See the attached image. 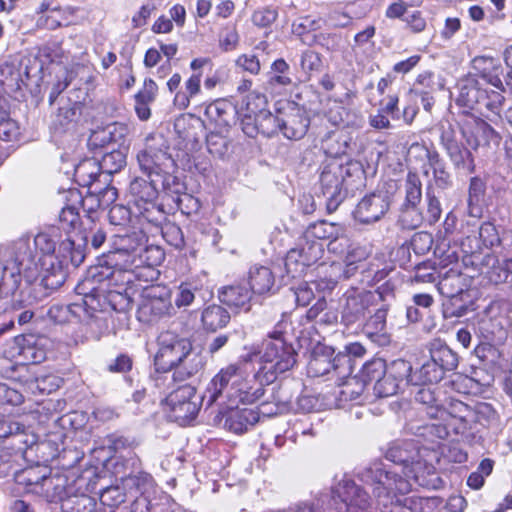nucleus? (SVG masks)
Listing matches in <instances>:
<instances>
[{"instance_id": "nucleus-22", "label": "nucleus", "mask_w": 512, "mask_h": 512, "mask_svg": "<svg viewBox=\"0 0 512 512\" xmlns=\"http://www.w3.org/2000/svg\"><path fill=\"white\" fill-rule=\"evenodd\" d=\"M205 115L215 129L229 131L236 121L237 110L226 100H216L206 107Z\"/></svg>"}, {"instance_id": "nucleus-53", "label": "nucleus", "mask_w": 512, "mask_h": 512, "mask_svg": "<svg viewBox=\"0 0 512 512\" xmlns=\"http://www.w3.org/2000/svg\"><path fill=\"white\" fill-rule=\"evenodd\" d=\"M369 256L364 246L356 245L348 249L344 259L343 274L346 278L353 276L358 270L359 264L365 261Z\"/></svg>"}, {"instance_id": "nucleus-17", "label": "nucleus", "mask_w": 512, "mask_h": 512, "mask_svg": "<svg viewBox=\"0 0 512 512\" xmlns=\"http://www.w3.org/2000/svg\"><path fill=\"white\" fill-rule=\"evenodd\" d=\"M349 166V161L343 163L339 158H333L325 164L319 179L323 194L332 199L341 193L346 177L350 176Z\"/></svg>"}, {"instance_id": "nucleus-41", "label": "nucleus", "mask_w": 512, "mask_h": 512, "mask_svg": "<svg viewBox=\"0 0 512 512\" xmlns=\"http://www.w3.org/2000/svg\"><path fill=\"white\" fill-rule=\"evenodd\" d=\"M387 372V363L382 358L367 361L360 370L359 378L364 385L377 384Z\"/></svg>"}, {"instance_id": "nucleus-29", "label": "nucleus", "mask_w": 512, "mask_h": 512, "mask_svg": "<svg viewBox=\"0 0 512 512\" xmlns=\"http://www.w3.org/2000/svg\"><path fill=\"white\" fill-rule=\"evenodd\" d=\"M35 442L36 436L30 433L23 424L16 422L12 426L11 434L4 440L2 448L9 450L11 455H24Z\"/></svg>"}, {"instance_id": "nucleus-52", "label": "nucleus", "mask_w": 512, "mask_h": 512, "mask_svg": "<svg viewBox=\"0 0 512 512\" xmlns=\"http://www.w3.org/2000/svg\"><path fill=\"white\" fill-rule=\"evenodd\" d=\"M278 8L273 5H265L255 9L251 15V22L260 29H269L277 21Z\"/></svg>"}, {"instance_id": "nucleus-8", "label": "nucleus", "mask_w": 512, "mask_h": 512, "mask_svg": "<svg viewBox=\"0 0 512 512\" xmlns=\"http://www.w3.org/2000/svg\"><path fill=\"white\" fill-rule=\"evenodd\" d=\"M433 413L440 423L433 424L431 428L441 439L446 438L450 430L456 435H464L472 429V407L460 400L450 399L442 410L434 409Z\"/></svg>"}, {"instance_id": "nucleus-47", "label": "nucleus", "mask_w": 512, "mask_h": 512, "mask_svg": "<svg viewBox=\"0 0 512 512\" xmlns=\"http://www.w3.org/2000/svg\"><path fill=\"white\" fill-rule=\"evenodd\" d=\"M19 354L28 362L32 364L41 363L46 359V350L37 345L36 339L33 336L22 337L19 343Z\"/></svg>"}, {"instance_id": "nucleus-34", "label": "nucleus", "mask_w": 512, "mask_h": 512, "mask_svg": "<svg viewBox=\"0 0 512 512\" xmlns=\"http://www.w3.org/2000/svg\"><path fill=\"white\" fill-rule=\"evenodd\" d=\"M309 120L299 111L289 113L281 119V132L291 140L303 138L308 130Z\"/></svg>"}, {"instance_id": "nucleus-9", "label": "nucleus", "mask_w": 512, "mask_h": 512, "mask_svg": "<svg viewBox=\"0 0 512 512\" xmlns=\"http://www.w3.org/2000/svg\"><path fill=\"white\" fill-rule=\"evenodd\" d=\"M158 349L154 355L156 373H168L192 350V341L173 331H163L157 338Z\"/></svg>"}, {"instance_id": "nucleus-19", "label": "nucleus", "mask_w": 512, "mask_h": 512, "mask_svg": "<svg viewBox=\"0 0 512 512\" xmlns=\"http://www.w3.org/2000/svg\"><path fill=\"white\" fill-rule=\"evenodd\" d=\"M420 2L421 0L412 3L393 2L386 8L385 16L392 20H402L407 31L411 34H420L427 28V20L423 12L421 10L408 11V7L418 5Z\"/></svg>"}, {"instance_id": "nucleus-2", "label": "nucleus", "mask_w": 512, "mask_h": 512, "mask_svg": "<svg viewBox=\"0 0 512 512\" xmlns=\"http://www.w3.org/2000/svg\"><path fill=\"white\" fill-rule=\"evenodd\" d=\"M37 496L49 503H61L63 512H98L95 500L85 494L74 495L73 482L62 472L48 473L41 481Z\"/></svg>"}, {"instance_id": "nucleus-31", "label": "nucleus", "mask_w": 512, "mask_h": 512, "mask_svg": "<svg viewBox=\"0 0 512 512\" xmlns=\"http://www.w3.org/2000/svg\"><path fill=\"white\" fill-rule=\"evenodd\" d=\"M123 234H116L113 237V247L116 252L131 254L143 247L148 237L143 229L132 230L124 229Z\"/></svg>"}, {"instance_id": "nucleus-18", "label": "nucleus", "mask_w": 512, "mask_h": 512, "mask_svg": "<svg viewBox=\"0 0 512 512\" xmlns=\"http://www.w3.org/2000/svg\"><path fill=\"white\" fill-rule=\"evenodd\" d=\"M218 417L226 430L240 435L253 427L259 421L260 415L257 409L236 406L221 410Z\"/></svg>"}, {"instance_id": "nucleus-25", "label": "nucleus", "mask_w": 512, "mask_h": 512, "mask_svg": "<svg viewBox=\"0 0 512 512\" xmlns=\"http://www.w3.org/2000/svg\"><path fill=\"white\" fill-rule=\"evenodd\" d=\"M254 296H263L272 292L275 275L269 267L254 265L250 267L247 277L243 278Z\"/></svg>"}, {"instance_id": "nucleus-56", "label": "nucleus", "mask_w": 512, "mask_h": 512, "mask_svg": "<svg viewBox=\"0 0 512 512\" xmlns=\"http://www.w3.org/2000/svg\"><path fill=\"white\" fill-rule=\"evenodd\" d=\"M293 399V394L290 391V389L283 384H278L277 386L273 387V391L270 395V398L262 403V405L265 404H274L276 409L273 411L271 410L269 414H276L286 408H288Z\"/></svg>"}, {"instance_id": "nucleus-50", "label": "nucleus", "mask_w": 512, "mask_h": 512, "mask_svg": "<svg viewBox=\"0 0 512 512\" xmlns=\"http://www.w3.org/2000/svg\"><path fill=\"white\" fill-rule=\"evenodd\" d=\"M419 205L402 204L398 217V223L403 229L414 230L424 222V215L420 211Z\"/></svg>"}, {"instance_id": "nucleus-38", "label": "nucleus", "mask_w": 512, "mask_h": 512, "mask_svg": "<svg viewBox=\"0 0 512 512\" xmlns=\"http://www.w3.org/2000/svg\"><path fill=\"white\" fill-rule=\"evenodd\" d=\"M74 12L75 8L73 7H54L40 17L39 26L47 30H56L68 26L70 24L69 16H72Z\"/></svg>"}, {"instance_id": "nucleus-37", "label": "nucleus", "mask_w": 512, "mask_h": 512, "mask_svg": "<svg viewBox=\"0 0 512 512\" xmlns=\"http://www.w3.org/2000/svg\"><path fill=\"white\" fill-rule=\"evenodd\" d=\"M320 28L319 20L310 15L299 17L292 23V33L300 41L308 46L316 43V35L313 32Z\"/></svg>"}, {"instance_id": "nucleus-49", "label": "nucleus", "mask_w": 512, "mask_h": 512, "mask_svg": "<svg viewBox=\"0 0 512 512\" xmlns=\"http://www.w3.org/2000/svg\"><path fill=\"white\" fill-rule=\"evenodd\" d=\"M133 280L135 285V291L141 290L145 287L152 286V282L159 278L160 271L158 268H154L145 264H137L132 268Z\"/></svg>"}, {"instance_id": "nucleus-48", "label": "nucleus", "mask_w": 512, "mask_h": 512, "mask_svg": "<svg viewBox=\"0 0 512 512\" xmlns=\"http://www.w3.org/2000/svg\"><path fill=\"white\" fill-rule=\"evenodd\" d=\"M106 440L108 449L113 452L114 455H125L130 460L136 458V453L134 451L136 443L134 440L116 433L108 435Z\"/></svg>"}, {"instance_id": "nucleus-39", "label": "nucleus", "mask_w": 512, "mask_h": 512, "mask_svg": "<svg viewBox=\"0 0 512 512\" xmlns=\"http://www.w3.org/2000/svg\"><path fill=\"white\" fill-rule=\"evenodd\" d=\"M267 84L271 87H288L293 84L290 65L284 58H277L271 63Z\"/></svg>"}, {"instance_id": "nucleus-43", "label": "nucleus", "mask_w": 512, "mask_h": 512, "mask_svg": "<svg viewBox=\"0 0 512 512\" xmlns=\"http://www.w3.org/2000/svg\"><path fill=\"white\" fill-rule=\"evenodd\" d=\"M80 225L81 218L77 203L68 201L66 198V203L59 214V229L64 231L66 234H70L76 228L80 227Z\"/></svg>"}, {"instance_id": "nucleus-26", "label": "nucleus", "mask_w": 512, "mask_h": 512, "mask_svg": "<svg viewBox=\"0 0 512 512\" xmlns=\"http://www.w3.org/2000/svg\"><path fill=\"white\" fill-rule=\"evenodd\" d=\"M46 473H48L47 466L36 464L15 472L14 481L23 492L37 495Z\"/></svg>"}, {"instance_id": "nucleus-4", "label": "nucleus", "mask_w": 512, "mask_h": 512, "mask_svg": "<svg viewBox=\"0 0 512 512\" xmlns=\"http://www.w3.org/2000/svg\"><path fill=\"white\" fill-rule=\"evenodd\" d=\"M512 299L497 298L485 308L478 321L480 337L490 345H500L505 342L512 327Z\"/></svg>"}, {"instance_id": "nucleus-62", "label": "nucleus", "mask_w": 512, "mask_h": 512, "mask_svg": "<svg viewBox=\"0 0 512 512\" xmlns=\"http://www.w3.org/2000/svg\"><path fill=\"white\" fill-rule=\"evenodd\" d=\"M242 109L245 113H251L253 115H259L262 112L268 110V100L265 94L259 91H252L248 93L243 100Z\"/></svg>"}, {"instance_id": "nucleus-27", "label": "nucleus", "mask_w": 512, "mask_h": 512, "mask_svg": "<svg viewBox=\"0 0 512 512\" xmlns=\"http://www.w3.org/2000/svg\"><path fill=\"white\" fill-rule=\"evenodd\" d=\"M158 85L152 78H145L141 89L134 96V110L141 121L151 117L150 106L158 96Z\"/></svg>"}, {"instance_id": "nucleus-35", "label": "nucleus", "mask_w": 512, "mask_h": 512, "mask_svg": "<svg viewBox=\"0 0 512 512\" xmlns=\"http://www.w3.org/2000/svg\"><path fill=\"white\" fill-rule=\"evenodd\" d=\"M229 312L221 305L212 304L202 311L201 322L208 332H216L230 322Z\"/></svg>"}, {"instance_id": "nucleus-1", "label": "nucleus", "mask_w": 512, "mask_h": 512, "mask_svg": "<svg viewBox=\"0 0 512 512\" xmlns=\"http://www.w3.org/2000/svg\"><path fill=\"white\" fill-rule=\"evenodd\" d=\"M272 384L258 376V370L250 375L241 363H230L222 367L206 387L205 397L208 404L215 403L221 397L230 402L254 404L265 394V387Z\"/></svg>"}, {"instance_id": "nucleus-21", "label": "nucleus", "mask_w": 512, "mask_h": 512, "mask_svg": "<svg viewBox=\"0 0 512 512\" xmlns=\"http://www.w3.org/2000/svg\"><path fill=\"white\" fill-rule=\"evenodd\" d=\"M210 62L209 58H195L191 61L190 68L193 70V73L184 83L185 90L177 91L173 99V104L178 109H187L190 105V100L201 93L202 72L200 69Z\"/></svg>"}, {"instance_id": "nucleus-46", "label": "nucleus", "mask_w": 512, "mask_h": 512, "mask_svg": "<svg viewBox=\"0 0 512 512\" xmlns=\"http://www.w3.org/2000/svg\"><path fill=\"white\" fill-rule=\"evenodd\" d=\"M109 285L118 289V292H136L132 268L114 267L108 275Z\"/></svg>"}, {"instance_id": "nucleus-20", "label": "nucleus", "mask_w": 512, "mask_h": 512, "mask_svg": "<svg viewBox=\"0 0 512 512\" xmlns=\"http://www.w3.org/2000/svg\"><path fill=\"white\" fill-rule=\"evenodd\" d=\"M254 297V294L243 279L224 286L219 290L220 301L234 313L249 312Z\"/></svg>"}, {"instance_id": "nucleus-28", "label": "nucleus", "mask_w": 512, "mask_h": 512, "mask_svg": "<svg viewBox=\"0 0 512 512\" xmlns=\"http://www.w3.org/2000/svg\"><path fill=\"white\" fill-rule=\"evenodd\" d=\"M160 179L151 177L149 180L135 177L129 186V192L135 205L141 208L144 204H151L158 198L157 183Z\"/></svg>"}, {"instance_id": "nucleus-42", "label": "nucleus", "mask_w": 512, "mask_h": 512, "mask_svg": "<svg viewBox=\"0 0 512 512\" xmlns=\"http://www.w3.org/2000/svg\"><path fill=\"white\" fill-rule=\"evenodd\" d=\"M165 406L170 417L180 424H186L195 419L200 410V405L197 401H186L182 404H165Z\"/></svg>"}, {"instance_id": "nucleus-54", "label": "nucleus", "mask_w": 512, "mask_h": 512, "mask_svg": "<svg viewBox=\"0 0 512 512\" xmlns=\"http://www.w3.org/2000/svg\"><path fill=\"white\" fill-rule=\"evenodd\" d=\"M472 413V423L479 424L484 427H489L499 419L497 411L490 403L487 402L477 403L472 407Z\"/></svg>"}, {"instance_id": "nucleus-13", "label": "nucleus", "mask_w": 512, "mask_h": 512, "mask_svg": "<svg viewBox=\"0 0 512 512\" xmlns=\"http://www.w3.org/2000/svg\"><path fill=\"white\" fill-rule=\"evenodd\" d=\"M440 144L456 169L469 174L475 171L472 152L457 140L456 132L451 124L441 126Z\"/></svg>"}, {"instance_id": "nucleus-5", "label": "nucleus", "mask_w": 512, "mask_h": 512, "mask_svg": "<svg viewBox=\"0 0 512 512\" xmlns=\"http://www.w3.org/2000/svg\"><path fill=\"white\" fill-rule=\"evenodd\" d=\"M258 376L274 383L280 374L291 370L297 362L293 345L285 339L265 340L262 344Z\"/></svg>"}, {"instance_id": "nucleus-14", "label": "nucleus", "mask_w": 512, "mask_h": 512, "mask_svg": "<svg viewBox=\"0 0 512 512\" xmlns=\"http://www.w3.org/2000/svg\"><path fill=\"white\" fill-rule=\"evenodd\" d=\"M391 196L387 191L376 190L365 195L353 211L354 218L363 224L380 220L390 209Z\"/></svg>"}, {"instance_id": "nucleus-44", "label": "nucleus", "mask_w": 512, "mask_h": 512, "mask_svg": "<svg viewBox=\"0 0 512 512\" xmlns=\"http://www.w3.org/2000/svg\"><path fill=\"white\" fill-rule=\"evenodd\" d=\"M415 400L423 405L426 416L434 420H436V417L433 416V410H442L444 407L442 400L430 386L423 385L416 393Z\"/></svg>"}, {"instance_id": "nucleus-10", "label": "nucleus", "mask_w": 512, "mask_h": 512, "mask_svg": "<svg viewBox=\"0 0 512 512\" xmlns=\"http://www.w3.org/2000/svg\"><path fill=\"white\" fill-rule=\"evenodd\" d=\"M353 367L345 355L338 353L333 355V351H313L307 364V374L310 377L328 376L330 380H343L350 376Z\"/></svg>"}, {"instance_id": "nucleus-12", "label": "nucleus", "mask_w": 512, "mask_h": 512, "mask_svg": "<svg viewBox=\"0 0 512 512\" xmlns=\"http://www.w3.org/2000/svg\"><path fill=\"white\" fill-rule=\"evenodd\" d=\"M382 294L370 290L349 289L345 294V304L341 312L342 321L352 325L365 318L370 307L375 306Z\"/></svg>"}, {"instance_id": "nucleus-11", "label": "nucleus", "mask_w": 512, "mask_h": 512, "mask_svg": "<svg viewBox=\"0 0 512 512\" xmlns=\"http://www.w3.org/2000/svg\"><path fill=\"white\" fill-rule=\"evenodd\" d=\"M504 100L501 92L483 89L477 83H473L461 88L457 104L487 116L488 112L498 115Z\"/></svg>"}, {"instance_id": "nucleus-57", "label": "nucleus", "mask_w": 512, "mask_h": 512, "mask_svg": "<svg viewBox=\"0 0 512 512\" xmlns=\"http://www.w3.org/2000/svg\"><path fill=\"white\" fill-rule=\"evenodd\" d=\"M281 131V119L266 110L258 115V135L270 138Z\"/></svg>"}, {"instance_id": "nucleus-6", "label": "nucleus", "mask_w": 512, "mask_h": 512, "mask_svg": "<svg viewBox=\"0 0 512 512\" xmlns=\"http://www.w3.org/2000/svg\"><path fill=\"white\" fill-rule=\"evenodd\" d=\"M89 145L93 150L99 149V152H94V158L98 154L101 155V159L98 160V170L108 175H113L120 172L126 166V148L121 147L117 144L111 136V133L105 131L94 132L89 139ZM87 165L96 166V162L87 161L80 165L76 170L77 174L84 176L82 171Z\"/></svg>"}, {"instance_id": "nucleus-33", "label": "nucleus", "mask_w": 512, "mask_h": 512, "mask_svg": "<svg viewBox=\"0 0 512 512\" xmlns=\"http://www.w3.org/2000/svg\"><path fill=\"white\" fill-rule=\"evenodd\" d=\"M486 121L475 116H467L460 122V131L466 143L473 149L483 145Z\"/></svg>"}, {"instance_id": "nucleus-36", "label": "nucleus", "mask_w": 512, "mask_h": 512, "mask_svg": "<svg viewBox=\"0 0 512 512\" xmlns=\"http://www.w3.org/2000/svg\"><path fill=\"white\" fill-rule=\"evenodd\" d=\"M69 317L76 318L79 322L90 323L96 318L98 312L102 311L101 299L88 297L80 302H73L68 305Z\"/></svg>"}, {"instance_id": "nucleus-45", "label": "nucleus", "mask_w": 512, "mask_h": 512, "mask_svg": "<svg viewBox=\"0 0 512 512\" xmlns=\"http://www.w3.org/2000/svg\"><path fill=\"white\" fill-rule=\"evenodd\" d=\"M382 475L381 479L384 481V484H386L389 492L390 505H392V501H395L400 495H405L410 492L411 484L402 476L387 470L386 473Z\"/></svg>"}, {"instance_id": "nucleus-64", "label": "nucleus", "mask_w": 512, "mask_h": 512, "mask_svg": "<svg viewBox=\"0 0 512 512\" xmlns=\"http://www.w3.org/2000/svg\"><path fill=\"white\" fill-rule=\"evenodd\" d=\"M59 258L61 263H70L78 266L84 259L81 251L75 248V243L69 237L63 240L59 246Z\"/></svg>"}, {"instance_id": "nucleus-30", "label": "nucleus", "mask_w": 512, "mask_h": 512, "mask_svg": "<svg viewBox=\"0 0 512 512\" xmlns=\"http://www.w3.org/2000/svg\"><path fill=\"white\" fill-rule=\"evenodd\" d=\"M205 367V361L200 353H196L191 350L190 354H187L177 367L172 371V378L175 382H184L200 373Z\"/></svg>"}, {"instance_id": "nucleus-58", "label": "nucleus", "mask_w": 512, "mask_h": 512, "mask_svg": "<svg viewBox=\"0 0 512 512\" xmlns=\"http://www.w3.org/2000/svg\"><path fill=\"white\" fill-rule=\"evenodd\" d=\"M159 229L163 239L170 246L176 249H182L185 246L182 229L177 224L166 220Z\"/></svg>"}, {"instance_id": "nucleus-55", "label": "nucleus", "mask_w": 512, "mask_h": 512, "mask_svg": "<svg viewBox=\"0 0 512 512\" xmlns=\"http://www.w3.org/2000/svg\"><path fill=\"white\" fill-rule=\"evenodd\" d=\"M139 215V221L151 224L155 228H160L161 225L167 220L166 214L161 206L156 205L155 201L151 204L142 205Z\"/></svg>"}, {"instance_id": "nucleus-15", "label": "nucleus", "mask_w": 512, "mask_h": 512, "mask_svg": "<svg viewBox=\"0 0 512 512\" xmlns=\"http://www.w3.org/2000/svg\"><path fill=\"white\" fill-rule=\"evenodd\" d=\"M118 197V191L115 187L107 185L104 189L99 191H91L85 197H82L78 189H69L67 191L68 201L81 205L83 210L87 212V216L94 221V216L97 210L102 208L105 209L111 203L116 201Z\"/></svg>"}, {"instance_id": "nucleus-32", "label": "nucleus", "mask_w": 512, "mask_h": 512, "mask_svg": "<svg viewBox=\"0 0 512 512\" xmlns=\"http://www.w3.org/2000/svg\"><path fill=\"white\" fill-rule=\"evenodd\" d=\"M486 183L478 176L470 179L468 188V213L472 217L481 218L485 204Z\"/></svg>"}, {"instance_id": "nucleus-16", "label": "nucleus", "mask_w": 512, "mask_h": 512, "mask_svg": "<svg viewBox=\"0 0 512 512\" xmlns=\"http://www.w3.org/2000/svg\"><path fill=\"white\" fill-rule=\"evenodd\" d=\"M333 499L346 506L347 512H364L370 507V496L353 480L343 479L332 490Z\"/></svg>"}, {"instance_id": "nucleus-59", "label": "nucleus", "mask_w": 512, "mask_h": 512, "mask_svg": "<svg viewBox=\"0 0 512 512\" xmlns=\"http://www.w3.org/2000/svg\"><path fill=\"white\" fill-rule=\"evenodd\" d=\"M339 386H343L340 391V396L345 400H356L358 399L365 388L364 383L360 378L348 376L343 380L335 381Z\"/></svg>"}, {"instance_id": "nucleus-24", "label": "nucleus", "mask_w": 512, "mask_h": 512, "mask_svg": "<svg viewBox=\"0 0 512 512\" xmlns=\"http://www.w3.org/2000/svg\"><path fill=\"white\" fill-rule=\"evenodd\" d=\"M338 228L339 225L335 223H329L326 220H319L311 223L303 232L302 237L307 244L311 243L312 246L316 241L330 240L328 250L330 252H336L337 247L335 246V243L339 237Z\"/></svg>"}, {"instance_id": "nucleus-60", "label": "nucleus", "mask_w": 512, "mask_h": 512, "mask_svg": "<svg viewBox=\"0 0 512 512\" xmlns=\"http://www.w3.org/2000/svg\"><path fill=\"white\" fill-rule=\"evenodd\" d=\"M229 131L221 129L211 130L206 136V144L209 152L214 155H222L226 152L228 146L227 134Z\"/></svg>"}, {"instance_id": "nucleus-3", "label": "nucleus", "mask_w": 512, "mask_h": 512, "mask_svg": "<svg viewBox=\"0 0 512 512\" xmlns=\"http://www.w3.org/2000/svg\"><path fill=\"white\" fill-rule=\"evenodd\" d=\"M139 167L148 178L160 179L162 190L166 194H179L184 189V183L175 174L177 166L166 149L154 145H146L138 152Z\"/></svg>"}, {"instance_id": "nucleus-7", "label": "nucleus", "mask_w": 512, "mask_h": 512, "mask_svg": "<svg viewBox=\"0 0 512 512\" xmlns=\"http://www.w3.org/2000/svg\"><path fill=\"white\" fill-rule=\"evenodd\" d=\"M175 310L172 304V291L163 284L145 287L136 310L137 320L145 325H153L170 317Z\"/></svg>"}, {"instance_id": "nucleus-63", "label": "nucleus", "mask_w": 512, "mask_h": 512, "mask_svg": "<svg viewBox=\"0 0 512 512\" xmlns=\"http://www.w3.org/2000/svg\"><path fill=\"white\" fill-rule=\"evenodd\" d=\"M386 315L387 311L385 309H377L375 314L366 321L364 330L369 338L374 339L383 336L386 328Z\"/></svg>"}, {"instance_id": "nucleus-61", "label": "nucleus", "mask_w": 512, "mask_h": 512, "mask_svg": "<svg viewBox=\"0 0 512 512\" xmlns=\"http://www.w3.org/2000/svg\"><path fill=\"white\" fill-rule=\"evenodd\" d=\"M110 224L120 227L122 230L129 229L132 222V213L129 207L122 204L113 205L108 212Z\"/></svg>"}, {"instance_id": "nucleus-23", "label": "nucleus", "mask_w": 512, "mask_h": 512, "mask_svg": "<svg viewBox=\"0 0 512 512\" xmlns=\"http://www.w3.org/2000/svg\"><path fill=\"white\" fill-rule=\"evenodd\" d=\"M439 281L437 288L439 293L449 299L461 295L467 288L466 276L460 267L449 268L445 271H438Z\"/></svg>"}, {"instance_id": "nucleus-51", "label": "nucleus", "mask_w": 512, "mask_h": 512, "mask_svg": "<svg viewBox=\"0 0 512 512\" xmlns=\"http://www.w3.org/2000/svg\"><path fill=\"white\" fill-rule=\"evenodd\" d=\"M405 199L403 204L419 205L422 200V182L415 170H409L405 179Z\"/></svg>"}, {"instance_id": "nucleus-40", "label": "nucleus", "mask_w": 512, "mask_h": 512, "mask_svg": "<svg viewBox=\"0 0 512 512\" xmlns=\"http://www.w3.org/2000/svg\"><path fill=\"white\" fill-rule=\"evenodd\" d=\"M431 359L444 371H453L458 366V356L446 344H434L430 350Z\"/></svg>"}]
</instances>
